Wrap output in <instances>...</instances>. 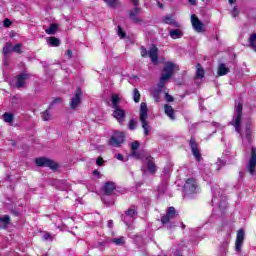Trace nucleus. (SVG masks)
I'll use <instances>...</instances> for the list:
<instances>
[{"instance_id": "obj_46", "label": "nucleus", "mask_w": 256, "mask_h": 256, "mask_svg": "<svg viewBox=\"0 0 256 256\" xmlns=\"http://www.w3.org/2000/svg\"><path fill=\"white\" fill-rule=\"evenodd\" d=\"M216 165H217V169H221V165H225V162H223V160L221 159H218V161L216 162Z\"/></svg>"}, {"instance_id": "obj_43", "label": "nucleus", "mask_w": 256, "mask_h": 256, "mask_svg": "<svg viewBox=\"0 0 256 256\" xmlns=\"http://www.w3.org/2000/svg\"><path fill=\"white\" fill-rule=\"evenodd\" d=\"M105 3L109 6V7H115L117 5V0H104Z\"/></svg>"}, {"instance_id": "obj_23", "label": "nucleus", "mask_w": 256, "mask_h": 256, "mask_svg": "<svg viewBox=\"0 0 256 256\" xmlns=\"http://www.w3.org/2000/svg\"><path fill=\"white\" fill-rule=\"evenodd\" d=\"M169 35L171 39H181V37H183V31L179 29H171L169 30Z\"/></svg>"}, {"instance_id": "obj_38", "label": "nucleus", "mask_w": 256, "mask_h": 256, "mask_svg": "<svg viewBox=\"0 0 256 256\" xmlns=\"http://www.w3.org/2000/svg\"><path fill=\"white\" fill-rule=\"evenodd\" d=\"M42 119L43 121H49L51 119V113H49V110L42 113Z\"/></svg>"}, {"instance_id": "obj_3", "label": "nucleus", "mask_w": 256, "mask_h": 256, "mask_svg": "<svg viewBox=\"0 0 256 256\" xmlns=\"http://www.w3.org/2000/svg\"><path fill=\"white\" fill-rule=\"evenodd\" d=\"M148 117H149V114H148V109H147V103L142 102L140 104L139 119H140V123L142 125V129L144 131L145 137L149 136V133H151V125L147 121Z\"/></svg>"}, {"instance_id": "obj_37", "label": "nucleus", "mask_w": 256, "mask_h": 256, "mask_svg": "<svg viewBox=\"0 0 256 256\" xmlns=\"http://www.w3.org/2000/svg\"><path fill=\"white\" fill-rule=\"evenodd\" d=\"M111 242L114 243L115 245H124L125 237L113 238Z\"/></svg>"}, {"instance_id": "obj_12", "label": "nucleus", "mask_w": 256, "mask_h": 256, "mask_svg": "<svg viewBox=\"0 0 256 256\" xmlns=\"http://www.w3.org/2000/svg\"><path fill=\"white\" fill-rule=\"evenodd\" d=\"M191 24L196 33H203V31H205L203 22H201V20H199V18L195 14L191 15Z\"/></svg>"}, {"instance_id": "obj_2", "label": "nucleus", "mask_w": 256, "mask_h": 256, "mask_svg": "<svg viewBox=\"0 0 256 256\" xmlns=\"http://www.w3.org/2000/svg\"><path fill=\"white\" fill-rule=\"evenodd\" d=\"M243 119V103L235 102V109L231 125L235 127V131L240 134L242 141L245 142V134L241 133V121Z\"/></svg>"}, {"instance_id": "obj_17", "label": "nucleus", "mask_w": 256, "mask_h": 256, "mask_svg": "<svg viewBox=\"0 0 256 256\" xmlns=\"http://www.w3.org/2000/svg\"><path fill=\"white\" fill-rule=\"evenodd\" d=\"M255 169H256V149L251 148V157L248 162V171L250 175H255Z\"/></svg>"}, {"instance_id": "obj_6", "label": "nucleus", "mask_w": 256, "mask_h": 256, "mask_svg": "<svg viewBox=\"0 0 256 256\" xmlns=\"http://www.w3.org/2000/svg\"><path fill=\"white\" fill-rule=\"evenodd\" d=\"M142 163V171L146 169L150 175H155V173H157L158 167L157 164H155V158L151 157L150 155H146L142 159Z\"/></svg>"}, {"instance_id": "obj_54", "label": "nucleus", "mask_w": 256, "mask_h": 256, "mask_svg": "<svg viewBox=\"0 0 256 256\" xmlns=\"http://www.w3.org/2000/svg\"><path fill=\"white\" fill-rule=\"evenodd\" d=\"M190 5H197V0H188Z\"/></svg>"}, {"instance_id": "obj_41", "label": "nucleus", "mask_w": 256, "mask_h": 256, "mask_svg": "<svg viewBox=\"0 0 256 256\" xmlns=\"http://www.w3.org/2000/svg\"><path fill=\"white\" fill-rule=\"evenodd\" d=\"M140 51H141L142 57H148L149 56V51H147L146 47L141 46Z\"/></svg>"}, {"instance_id": "obj_52", "label": "nucleus", "mask_w": 256, "mask_h": 256, "mask_svg": "<svg viewBox=\"0 0 256 256\" xmlns=\"http://www.w3.org/2000/svg\"><path fill=\"white\" fill-rule=\"evenodd\" d=\"M55 103H61V98L54 99L52 105H55Z\"/></svg>"}, {"instance_id": "obj_18", "label": "nucleus", "mask_w": 256, "mask_h": 256, "mask_svg": "<svg viewBox=\"0 0 256 256\" xmlns=\"http://www.w3.org/2000/svg\"><path fill=\"white\" fill-rule=\"evenodd\" d=\"M148 57H150L152 63L156 64L159 61V49L156 46H152L148 50Z\"/></svg>"}, {"instance_id": "obj_24", "label": "nucleus", "mask_w": 256, "mask_h": 256, "mask_svg": "<svg viewBox=\"0 0 256 256\" xmlns=\"http://www.w3.org/2000/svg\"><path fill=\"white\" fill-rule=\"evenodd\" d=\"M111 102H112V109H117L121 106H119V103H121V99L119 98V95L117 94H112L111 96Z\"/></svg>"}, {"instance_id": "obj_42", "label": "nucleus", "mask_w": 256, "mask_h": 256, "mask_svg": "<svg viewBox=\"0 0 256 256\" xmlns=\"http://www.w3.org/2000/svg\"><path fill=\"white\" fill-rule=\"evenodd\" d=\"M139 147H140V144H139L138 141H134V142L131 143V150L132 151H137V149H139Z\"/></svg>"}, {"instance_id": "obj_27", "label": "nucleus", "mask_w": 256, "mask_h": 256, "mask_svg": "<svg viewBox=\"0 0 256 256\" xmlns=\"http://www.w3.org/2000/svg\"><path fill=\"white\" fill-rule=\"evenodd\" d=\"M163 21L166 23V25H173L174 27H178L177 22H175V19H173V16L171 15L165 16Z\"/></svg>"}, {"instance_id": "obj_28", "label": "nucleus", "mask_w": 256, "mask_h": 256, "mask_svg": "<svg viewBox=\"0 0 256 256\" xmlns=\"http://www.w3.org/2000/svg\"><path fill=\"white\" fill-rule=\"evenodd\" d=\"M196 67V79H203V77H205V70H203L201 64H197Z\"/></svg>"}, {"instance_id": "obj_16", "label": "nucleus", "mask_w": 256, "mask_h": 256, "mask_svg": "<svg viewBox=\"0 0 256 256\" xmlns=\"http://www.w3.org/2000/svg\"><path fill=\"white\" fill-rule=\"evenodd\" d=\"M245 241V231L243 229L237 232L236 242H235V251L241 253V247H243V242Z\"/></svg>"}, {"instance_id": "obj_57", "label": "nucleus", "mask_w": 256, "mask_h": 256, "mask_svg": "<svg viewBox=\"0 0 256 256\" xmlns=\"http://www.w3.org/2000/svg\"><path fill=\"white\" fill-rule=\"evenodd\" d=\"M157 1H158V7H160V9H163V5L161 4V2H159V0Z\"/></svg>"}, {"instance_id": "obj_53", "label": "nucleus", "mask_w": 256, "mask_h": 256, "mask_svg": "<svg viewBox=\"0 0 256 256\" xmlns=\"http://www.w3.org/2000/svg\"><path fill=\"white\" fill-rule=\"evenodd\" d=\"M107 225L109 229H113V220H109Z\"/></svg>"}, {"instance_id": "obj_13", "label": "nucleus", "mask_w": 256, "mask_h": 256, "mask_svg": "<svg viewBox=\"0 0 256 256\" xmlns=\"http://www.w3.org/2000/svg\"><path fill=\"white\" fill-rule=\"evenodd\" d=\"M176 215L177 212L175 211V207H169L166 212V215L162 216L161 223L163 225L171 223V220L175 219Z\"/></svg>"}, {"instance_id": "obj_15", "label": "nucleus", "mask_w": 256, "mask_h": 256, "mask_svg": "<svg viewBox=\"0 0 256 256\" xmlns=\"http://www.w3.org/2000/svg\"><path fill=\"white\" fill-rule=\"evenodd\" d=\"M189 146L196 161H201V151L199 150V144H197L195 138L190 139Z\"/></svg>"}, {"instance_id": "obj_48", "label": "nucleus", "mask_w": 256, "mask_h": 256, "mask_svg": "<svg viewBox=\"0 0 256 256\" xmlns=\"http://www.w3.org/2000/svg\"><path fill=\"white\" fill-rule=\"evenodd\" d=\"M4 27H11V20H9V19H5L4 20Z\"/></svg>"}, {"instance_id": "obj_32", "label": "nucleus", "mask_w": 256, "mask_h": 256, "mask_svg": "<svg viewBox=\"0 0 256 256\" xmlns=\"http://www.w3.org/2000/svg\"><path fill=\"white\" fill-rule=\"evenodd\" d=\"M23 44L22 43H18L14 46H12V51L13 53H18L19 55H21V53H23Z\"/></svg>"}, {"instance_id": "obj_45", "label": "nucleus", "mask_w": 256, "mask_h": 256, "mask_svg": "<svg viewBox=\"0 0 256 256\" xmlns=\"http://www.w3.org/2000/svg\"><path fill=\"white\" fill-rule=\"evenodd\" d=\"M165 99L168 103H173V96L169 95V94H166L165 95Z\"/></svg>"}, {"instance_id": "obj_51", "label": "nucleus", "mask_w": 256, "mask_h": 256, "mask_svg": "<svg viewBox=\"0 0 256 256\" xmlns=\"http://www.w3.org/2000/svg\"><path fill=\"white\" fill-rule=\"evenodd\" d=\"M131 2L133 3V5L135 7H138L139 6V0H131Z\"/></svg>"}, {"instance_id": "obj_4", "label": "nucleus", "mask_w": 256, "mask_h": 256, "mask_svg": "<svg viewBox=\"0 0 256 256\" xmlns=\"http://www.w3.org/2000/svg\"><path fill=\"white\" fill-rule=\"evenodd\" d=\"M175 70V64L173 62H167L164 66L163 73L160 77V81L158 83L159 89H163L165 87V83L171 79L173 76V71Z\"/></svg>"}, {"instance_id": "obj_56", "label": "nucleus", "mask_w": 256, "mask_h": 256, "mask_svg": "<svg viewBox=\"0 0 256 256\" xmlns=\"http://www.w3.org/2000/svg\"><path fill=\"white\" fill-rule=\"evenodd\" d=\"M67 55H68V57H71V55H72V52H71V50H67Z\"/></svg>"}, {"instance_id": "obj_47", "label": "nucleus", "mask_w": 256, "mask_h": 256, "mask_svg": "<svg viewBox=\"0 0 256 256\" xmlns=\"http://www.w3.org/2000/svg\"><path fill=\"white\" fill-rule=\"evenodd\" d=\"M239 15V10L235 7L232 11V17H237Z\"/></svg>"}, {"instance_id": "obj_20", "label": "nucleus", "mask_w": 256, "mask_h": 256, "mask_svg": "<svg viewBox=\"0 0 256 256\" xmlns=\"http://www.w3.org/2000/svg\"><path fill=\"white\" fill-rule=\"evenodd\" d=\"M29 79V74L23 73L16 77V87L21 89V87H25V81Z\"/></svg>"}, {"instance_id": "obj_62", "label": "nucleus", "mask_w": 256, "mask_h": 256, "mask_svg": "<svg viewBox=\"0 0 256 256\" xmlns=\"http://www.w3.org/2000/svg\"><path fill=\"white\" fill-rule=\"evenodd\" d=\"M182 229H185V224L181 223Z\"/></svg>"}, {"instance_id": "obj_60", "label": "nucleus", "mask_w": 256, "mask_h": 256, "mask_svg": "<svg viewBox=\"0 0 256 256\" xmlns=\"http://www.w3.org/2000/svg\"><path fill=\"white\" fill-rule=\"evenodd\" d=\"M230 5H233V3H235V0H228Z\"/></svg>"}, {"instance_id": "obj_36", "label": "nucleus", "mask_w": 256, "mask_h": 256, "mask_svg": "<svg viewBox=\"0 0 256 256\" xmlns=\"http://www.w3.org/2000/svg\"><path fill=\"white\" fill-rule=\"evenodd\" d=\"M128 129L130 131H135L137 129V120L136 119H131L128 123Z\"/></svg>"}, {"instance_id": "obj_44", "label": "nucleus", "mask_w": 256, "mask_h": 256, "mask_svg": "<svg viewBox=\"0 0 256 256\" xmlns=\"http://www.w3.org/2000/svg\"><path fill=\"white\" fill-rule=\"evenodd\" d=\"M103 163H105L103 158L100 157L96 159V164L98 165V167H102Z\"/></svg>"}, {"instance_id": "obj_31", "label": "nucleus", "mask_w": 256, "mask_h": 256, "mask_svg": "<svg viewBox=\"0 0 256 256\" xmlns=\"http://www.w3.org/2000/svg\"><path fill=\"white\" fill-rule=\"evenodd\" d=\"M245 139L248 141V143H251V125L250 124H246Z\"/></svg>"}, {"instance_id": "obj_26", "label": "nucleus", "mask_w": 256, "mask_h": 256, "mask_svg": "<svg viewBox=\"0 0 256 256\" xmlns=\"http://www.w3.org/2000/svg\"><path fill=\"white\" fill-rule=\"evenodd\" d=\"M13 51V44L11 42H6L3 47L4 56L7 57Z\"/></svg>"}, {"instance_id": "obj_39", "label": "nucleus", "mask_w": 256, "mask_h": 256, "mask_svg": "<svg viewBox=\"0 0 256 256\" xmlns=\"http://www.w3.org/2000/svg\"><path fill=\"white\" fill-rule=\"evenodd\" d=\"M131 156L134 157L135 159H145V157L141 158V154L137 152V150H132L131 151Z\"/></svg>"}, {"instance_id": "obj_5", "label": "nucleus", "mask_w": 256, "mask_h": 256, "mask_svg": "<svg viewBox=\"0 0 256 256\" xmlns=\"http://www.w3.org/2000/svg\"><path fill=\"white\" fill-rule=\"evenodd\" d=\"M213 198L212 205H217L220 213H223V210L227 207V198L221 194L219 191H215V188H212Z\"/></svg>"}, {"instance_id": "obj_30", "label": "nucleus", "mask_w": 256, "mask_h": 256, "mask_svg": "<svg viewBox=\"0 0 256 256\" xmlns=\"http://www.w3.org/2000/svg\"><path fill=\"white\" fill-rule=\"evenodd\" d=\"M229 249V242H223L222 245L220 246V253L221 256L227 255V250Z\"/></svg>"}, {"instance_id": "obj_9", "label": "nucleus", "mask_w": 256, "mask_h": 256, "mask_svg": "<svg viewBox=\"0 0 256 256\" xmlns=\"http://www.w3.org/2000/svg\"><path fill=\"white\" fill-rule=\"evenodd\" d=\"M184 191L188 197L197 193V180L195 178H188L184 184Z\"/></svg>"}, {"instance_id": "obj_7", "label": "nucleus", "mask_w": 256, "mask_h": 256, "mask_svg": "<svg viewBox=\"0 0 256 256\" xmlns=\"http://www.w3.org/2000/svg\"><path fill=\"white\" fill-rule=\"evenodd\" d=\"M137 219V209L135 206H131L124 214L121 216V220L128 227Z\"/></svg>"}, {"instance_id": "obj_19", "label": "nucleus", "mask_w": 256, "mask_h": 256, "mask_svg": "<svg viewBox=\"0 0 256 256\" xmlns=\"http://www.w3.org/2000/svg\"><path fill=\"white\" fill-rule=\"evenodd\" d=\"M139 13H141V8L135 7L130 11V19L133 21V23H141V18H139Z\"/></svg>"}, {"instance_id": "obj_49", "label": "nucleus", "mask_w": 256, "mask_h": 256, "mask_svg": "<svg viewBox=\"0 0 256 256\" xmlns=\"http://www.w3.org/2000/svg\"><path fill=\"white\" fill-rule=\"evenodd\" d=\"M115 157L118 161H125V157H123L122 154H116Z\"/></svg>"}, {"instance_id": "obj_22", "label": "nucleus", "mask_w": 256, "mask_h": 256, "mask_svg": "<svg viewBox=\"0 0 256 256\" xmlns=\"http://www.w3.org/2000/svg\"><path fill=\"white\" fill-rule=\"evenodd\" d=\"M11 224V218L9 215H4L0 217V229H7L9 225Z\"/></svg>"}, {"instance_id": "obj_35", "label": "nucleus", "mask_w": 256, "mask_h": 256, "mask_svg": "<svg viewBox=\"0 0 256 256\" xmlns=\"http://www.w3.org/2000/svg\"><path fill=\"white\" fill-rule=\"evenodd\" d=\"M133 99L135 103H139V101H141V93H139V89L137 88L133 91Z\"/></svg>"}, {"instance_id": "obj_50", "label": "nucleus", "mask_w": 256, "mask_h": 256, "mask_svg": "<svg viewBox=\"0 0 256 256\" xmlns=\"http://www.w3.org/2000/svg\"><path fill=\"white\" fill-rule=\"evenodd\" d=\"M92 174L94 175V177L101 178V172H99L98 170H94Z\"/></svg>"}, {"instance_id": "obj_34", "label": "nucleus", "mask_w": 256, "mask_h": 256, "mask_svg": "<svg viewBox=\"0 0 256 256\" xmlns=\"http://www.w3.org/2000/svg\"><path fill=\"white\" fill-rule=\"evenodd\" d=\"M47 35H55L57 33V24H51L48 29H46Z\"/></svg>"}, {"instance_id": "obj_59", "label": "nucleus", "mask_w": 256, "mask_h": 256, "mask_svg": "<svg viewBox=\"0 0 256 256\" xmlns=\"http://www.w3.org/2000/svg\"><path fill=\"white\" fill-rule=\"evenodd\" d=\"M217 214L215 213V210L213 211V214L211 216V219H214V217L216 216Z\"/></svg>"}, {"instance_id": "obj_1", "label": "nucleus", "mask_w": 256, "mask_h": 256, "mask_svg": "<svg viewBox=\"0 0 256 256\" xmlns=\"http://www.w3.org/2000/svg\"><path fill=\"white\" fill-rule=\"evenodd\" d=\"M104 195L101 197L102 203L106 205V207H111V205L115 204V198H111L116 195H119V190L114 182H106L103 186Z\"/></svg>"}, {"instance_id": "obj_11", "label": "nucleus", "mask_w": 256, "mask_h": 256, "mask_svg": "<svg viewBox=\"0 0 256 256\" xmlns=\"http://www.w3.org/2000/svg\"><path fill=\"white\" fill-rule=\"evenodd\" d=\"M35 163L38 167H49L50 169H57L58 165L47 158H36Z\"/></svg>"}, {"instance_id": "obj_40", "label": "nucleus", "mask_w": 256, "mask_h": 256, "mask_svg": "<svg viewBox=\"0 0 256 256\" xmlns=\"http://www.w3.org/2000/svg\"><path fill=\"white\" fill-rule=\"evenodd\" d=\"M125 31H123V28H121V26H118V37H120V39H125Z\"/></svg>"}, {"instance_id": "obj_25", "label": "nucleus", "mask_w": 256, "mask_h": 256, "mask_svg": "<svg viewBox=\"0 0 256 256\" xmlns=\"http://www.w3.org/2000/svg\"><path fill=\"white\" fill-rule=\"evenodd\" d=\"M229 73V68L225 66L224 63L218 65V75L219 77H223V75H227Z\"/></svg>"}, {"instance_id": "obj_14", "label": "nucleus", "mask_w": 256, "mask_h": 256, "mask_svg": "<svg viewBox=\"0 0 256 256\" xmlns=\"http://www.w3.org/2000/svg\"><path fill=\"white\" fill-rule=\"evenodd\" d=\"M82 95H83V92L81 91V88L78 87L76 89L74 97L71 99V102H70L71 109H77V107H79V105H81V97H82Z\"/></svg>"}, {"instance_id": "obj_61", "label": "nucleus", "mask_w": 256, "mask_h": 256, "mask_svg": "<svg viewBox=\"0 0 256 256\" xmlns=\"http://www.w3.org/2000/svg\"><path fill=\"white\" fill-rule=\"evenodd\" d=\"M175 255H176V256H181V252L177 251V252L175 253Z\"/></svg>"}, {"instance_id": "obj_10", "label": "nucleus", "mask_w": 256, "mask_h": 256, "mask_svg": "<svg viewBox=\"0 0 256 256\" xmlns=\"http://www.w3.org/2000/svg\"><path fill=\"white\" fill-rule=\"evenodd\" d=\"M112 117L118 121L119 125H125V117H127V113L121 107L113 108Z\"/></svg>"}, {"instance_id": "obj_55", "label": "nucleus", "mask_w": 256, "mask_h": 256, "mask_svg": "<svg viewBox=\"0 0 256 256\" xmlns=\"http://www.w3.org/2000/svg\"><path fill=\"white\" fill-rule=\"evenodd\" d=\"M45 241H47L48 239H51V235L50 234H45L44 236Z\"/></svg>"}, {"instance_id": "obj_58", "label": "nucleus", "mask_w": 256, "mask_h": 256, "mask_svg": "<svg viewBox=\"0 0 256 256\" xmlns=\"http://www.w3.org/2000/svg\"><path fill=\"white\" fill-rule=\"evenodd\" d=\"M173 227H175V225L169 224V225L167 226L168 229H173Z\"/></svg>"}, {"instance_id": "obj_21", "label": "nucleus", "mask_w": 256, "mask_h": 256, "mask_svg": "<svg viewBox=\"0 0 256 256\" xmlns=\"http://www.w3.org/2000/svg\"><path fill=\"white\" fill-rule=\"evenodd\" d=\"M164 112L171 119V121H175V110H173V107L169 104L164 105Z\"/></svg>"}, {"instance_id": "obj_33", "label": "nucleus", "mask_w": 256, "mask_h": 256, "mask_svg": "<svg viewBox=\"0 0 256 256\" xmlns=\"http://www.w3.org/2000/svg\"><path fill=\"white\" fill-rule=\"evenodd\" d=\"M13 113L6 112L3 114V120L5 123H13Z\"/></svg>"}, {"instance_id": "obj_8", "label": "nucleus", "mask_w": 256, "mask_h": 256, "mask_svg": "<svg viewBox=\"0 0 256 256\" xmlns=\"http://www.w3.org/2000/svg\"><path fill=\"white\" fill-rule=\"evenodd\" d=\"M125 143V132H115L109 141L111 147H121Z\"/></svg>"}, {"instance_id": "obj_29", "label": "nucleus", "mask_w": 256, "mask_h": 256, "mask_svg": "<svg viewBox=\"0 0 256 256\" xmlns=\"http://www.w3.org/2000/svg\"><path fill=\"white\" fill-rule=\"evenodd\" d=\"M48 43H50L51 47H59L61 45V41H59V38L56 37H50L47 39Z\"/></svg>"}]
</instances>
